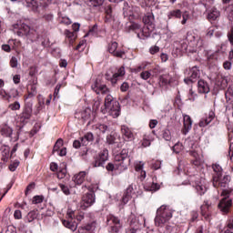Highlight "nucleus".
Segmentation results:
<instances>
[{
    "label": "nucleus",
    "mask_w": 233,
    "mask_h": 233,
    "mask_svg": "<svg viewBox=\"0 0 233 233\" xmlns=\"http://www.w3.org/2000/svg\"><path fill=\"white\" fill-rule=\"evenodd\" d=\"M130 166V157H128V149H122L119 154L115 156V164L109 163L106 166V170L113 172L118 170V172H125Z\"/></svg>",
    "instance_id": "nucleus-1"
},
{
    "label": "nucleus",
    "mask_w": 233,
    "mask_h": 233,
    "mask_svg": "<svg viewBox=\"0 0 233 233\" xmlns=\"http://www.w3.org/2000/svg\"><path fill=\"white\" fill-rule=\"evenodd\" d=\"M187 41L188 42V46L185 42L180 44V47L178 48L180 52H189L194 54V52H198V48H201V46H203V40L194 33L187 34Z\"/></svg>",
    "instance_id": "nucleus-2"
},
{
    "label": "nucleus",
    "mask_w": 233,
    "mask_h": 233,
    "mask_svg": "<svg viewBox=\"0 0 233 233\" xmlns=\"http://www.w3.org/2000/svg\"><path fill=\"white\" fill-rule=\"evenodd\" d=\"M102 114H106L108 112L111 117H119L121 114V106H119V102L114 99V96L111 95H107L105 98L104 108L101 107Z\"/></svg>",
    "instance_id": "nucleus-3"
},
{
    "label": "nucleus",
    "mask_w": 233,
    "mask_h": 233,
    "mask_svg": "<svg viewBox=\"0 0 233 233\" xmlns=\"http://www.w3.org/2000/svg\"><path fill=\"white\" fill-rule=\"evenodd\" d=\"M173 211L168 206L162 205L157 209L155 226L163 228L172 219Z\"/></svg>",
    "instance_id": "nucleus-4"
},
{
    "label": "nucleus",
    "mask_w": 233,
    "mask_h": 233,
    "mask_svg": "<svg viewBox=\"0 0 233 233\" xmlns=\"http://www.w3.org/2000/svg\"><path fill=\"white\" fill-rule=\"evenodd\" d=\"M16 34L20 37L25 35V37L29 39L31 43H34V41H37V39H39V35L37 34V31H35V29L34 28H30L26 24H22L18 27V31L16 32Z\"/></svg>",
    "instance_id": "nucleus-5"
},
{
    "label": "nucleus",
    "mask_w": 233,
    "mask_h": 233,
    "mask_svg": "<svg viewBox=\"0 0 233 233\" xmlns=\"http://www.w3.org/2000/svg\"><path fill=\"white\" fill-rule=\"evenodd\" d=\"M73 147L81 148L79 156L85 159L86 154H88V133H86L78 140H74Z\"/></svg>",
    "instance_id": "nucleus-6"
},
{
    "label": "nucleus",
    "mask_w": 233,
    "mask_h": 233,
    "mask_svg": "<svg viewBox=\"0 0 233 233\" xmlns=\"http://www.w3.org/2000/svg\"><path fill=\"white\" fill-rule=\"evenodd\" d=\"M34 106H32L31 102H25L23 106L22 112L19 114V121L22 125H26L30 119H32V114L34 112Z\"/></svg>",
    "instance_id": "nucleus-7"
},
{
    "label": "nucleus",
    "mask_w": 233,
    "mask_h": 233,
    "mask_svg": "<svg viewBox=\"0 0 233 233\" xmlns=\"http://www.w3.org/2000/svg\"><path fill=\"white\" fill-rule=\"evenodd\" d=\"M222 198L218 204V208L221 212H228L230 207H232V199H230L228 191L223 189L221 192Z\"/></svg>",
    "instance_id": "nucleus-8"
},
{
    "label": "nucleus",
    "mask_w": 233,
    "mask_h": 233,
    "mask_svg": "<svg viewBox=\"0 0 233 233\" xmlns=\"http://www.w3.org/2000/svg\"><path fill=\"white\" fill-rule=\"evenodd\" d=\"M230 183V177L228 175H219L218 177H213V187H221V188H227Z\"/></svg>",
    "instance_id": "nucleus-9"
},
{
    "label": "nucleus",
    "mask_w": 233,
    "mask_h": 233,
    "mask_svg": "<svg viewBox=\"0 0 233 233\" xmlns=\"http://www.w3.org/2000/svg\"><path fill=\"white\" fill-rule=\"evenodd\" d=\"M187 145H188V147H186L187 152H189L190 156L195 157V165H199V147H198V145L194 144V141L188 140L186 142Z\"/></svg>",
    "instance_id": "nucleus-10"
},
{
    "label": "nucleus",
    "mask_w": 233,
    "mask_h": 233,
    "mask_svg": "<svg viewBox=\"0 0 233 233\" xmlns=\"http://www.w3.org/2000/svg\"><path fill=\"white\" fill-rule=\"evenodd\" d=\"M176 83V76L170 74H164L159 77L160 86H167V85H174Z\"/></svg>",
    "instance_id": "nucleus-11"
},
{
    "label": "nucleus",
    "mask_w": 233,
    "mask_h": 233,
    "mask_svg": "<svg viewBox=\"0 0 233 233\" xmlns=\"http://www.w3.org/2000/svg\"><path fill=\"white\" fill-rule=\"evenodd\" d=\"M95 159L94 167H103L105 161L108 160V150H102Z\"/></svg>",
    "instance_id": "nucleus-12"
},
{
    "label": "nucleus",
    "mask_w": 233,
    "mask_h": 233,
    "mask_svg": "<svg viewBox=\"0 0 233 233\" xmlns=\"http://www.w3.org/2000/svg\"><path fill=\"white\" fill-rule=\"evenodd\" d=\"M130 227L131 228H135V230H139V228L143 223H145V218L143 216L137 218L135 215H131L130 218Z\"/></svg>",
    "instance_id": "nucleus-13"
},
{
    "label": "nucleus",
    "mask_w": 233,
    "mask_h": 233,
    "mask_svg": "<svg viewBox=\"0 0 233 233\" xmlns=\"http://www.w3.org/2000/svg\"><path fill=\"white\" fill-rule=\"evenodd\" d=\"M214 117H216V114L214 113V111H209L199 121V127H205L210 125V123H212V121L214 120Z\"/></svg>",
    "instance_id": "nucleus-14"
},
{
    "label": "nucleus",
    "mask_w": 233,
    "mask_h": 233,
    "mask_svg": "<svg viewBox=\"0 0 233 233\" xmlns=\"http://www.w3.org/2000/svg\"><path fill=\"white\" fill-rule=\"evenodd\" d=\"M91 88L94 92H96V94L105 95L110 92V89L106 87V85L100 84L98 81H96Z\"/></svg>",
    "instance_id": "nucleus-15"
},
{
    "label": "nucleus",
    "mask_w": 233,
    "mask_h": 233,
    "mask_svg": "<svg viewBox=\"0 0 233 233\" xmlns=\"http://www.w3.org/2000/svg\"><path fill=\"white\" fill-rule=\"evenodd\" d=\"M195 188L200 196H203L207 192V181L205 178H200L195 181Z\"/></svg>",
    "instance_id": "nucleus-16"
},
{
    "label": "nucleus",
    "mask_w": 233,
    "mask_h": 233,
    "mask_svg": "<svg viewBox=\"0 0 233 233\" xmlns=\"http://www.w3.org/2000/svg\"><path fill=\"white\" fill-rule=\"evenodd\" d=\"M1 151V161H4V163H8V160L10 157H12V154L10 155V147L7 145H2L0 147Z\"/></svg>",
    "instance_id": "nucleus-17"
},
{
    "label": "nucleus",
    "mask_w": 233,
    "mask_h": 233,
    "mask_svg": "<svg viewBox=\"0 0 233 233\" xmlns=\"http://www.w3.org/2000/svg\"><path fill=\"white\" fill-rule=\"evenodd\" d=\"M183 119H184V127L181 132L184 136H187V134H188V132L192 130V118H190V116L188 115H184Z\"/></svg>",
    "instance_id": "nucleus-18"
},
{
    "label": "nucleus",
    "mask_w": 233,
    "mask_h": 233,
    "mask_svg": "<svg viewBox=\"0 0 233 233\" xmlns=\"http://www.w3.org/2000/svg\"><path fill=\"white\" fill-rule=\"evenodd\" d=\"M17 96H19V91H17L15 88L11 89L8 93H6L5 90L0 91V97L5 99L6 101H9V99H12V97H17Z\"/></svg>",
    "instance_id": "nucleus-19"
},
{
    "label": "nucleus",
    "mask_w": 233,
    "mask_h": 233,
    "mask_svg": "<svg viewBox=\"0 0 233 233\" xmlns=\"http://www.w3.org/2000/svg\"><path fill=\"white\" fill-rule=\"evenodd\" d=\"M121 134L124 141H134V133L132 130H130V128H128V127L122 126Z\"/></svg>",
    "instance_id": "nucleus-20"
},
{
    "label": "nucleus",
    "mask_w": 233,
    "mask_h": 233,
    "mask_svg": "<svg viewBox=\"0 0 233 233\" xmlns=\"http://www.w3.org/2000/svg\"><path fill=\"white\" fill-rule=\"evenodd\" d=\"M198 90L199 94H208L210 92V86L203 79L198 80Z\"/></svg>",
    "instance_id": "nucleus-21"
},
{
    "label": "nucleus",
    "mask_w": 233,
    "mask_h": 233,
    "mask_svg": "<svg viewBox=\"0 0 233 233\" xmlns=\"http://www.w3.org/2000/svg\"><path fill=\"white\" fill-rule=\"evenodd\" d=\"M109 54H113L116 57H123L125 56V52L117 51V43L112 42L108 46Z\"/></svg>",
    "instance_id": "nucleus-22"
},
{
    "label": "nucleus",
    "mask_w": 233,
    "mask_h": 233,
    "mask_svg": "<svg viewBox=\"0 0 233 233\" xmlns=\"http://www.w3.org/2000/svg\"><path fill=\"white\" fill-rule=\"evenodd\" d=\"M0 134L4 137H11L12 138V134H14V129L10 127V126L6 124H3L0 126Z\"/></svg>",
    "instance_id": "nucleus-23"
},
{
    "label": "nucleus",
    "mask_w": 233,
    "mask_h": 233,
    "mask_svg": "<svg viewBox=\"0 0 233 233\" xmlns=\"http://www.w3.org/2000/svg\"><path fill=\"white\" fill-rule=\"evenodd\" d=\"M144 167H145V163L141 161L137 162L135 164V169L137 172H138L141 181H143V179L147 177V171L143 170Z\"/></svg>",
    "instance_id": "nucleus-24"
},
{
    "label": "nucleus",
    "mask_w": 233,
    "mask_h": 233,
    "mask_svg": "<svg viewBox=\"0 0 233 233\" xmlns=\"http://www.w3.org/2000/svg\"><path fill=\"white\" fill-rule=\"evenodd\" d=\"M220 15H221V12H219L218 8L212 7L208 13V21H216V19H218Z\"/></svg>",
    "instance_id": "nucleus-25"
},
{
    "label": "nucleus",
    "mask_w": 233,
    "mask_h": 233,
    "mask_svg": "<svg viewBox=\"0 0 233 233\" xmlns=\"http://www.w3.org/2000/svg\"><path fill=\"white\" fill-rule=\"evenodd\" d=\"M64 34H65L66 39H68L69 45L71 46H73L74 43L76 42V39H77V33L72 32V31H70L68 29H66Z\"/></svg>",
    "instance_id": "nucleus-26"
},
{
    "label": "nucleus",
    "mask_w": 233,
    "mask_h": 233,
    "mask_svg": "<svg viewBox=\"0 0 233 233\" xmlns=\"http://www.w3.org/2000/svg\"><path fill=\"white\" fill-rule=\"evenodd\" d=\"M85 179H86V173L85 171H81L73 177V181L76 185H83Z\"/></svg>",
    "instance_id": "nucleus-27"
},
{
    "label": "nucleus",
    "mask_w": 233,
    "mask_h": 233,
    "mask_svg": "<svg viewBox=\"0 0 233 233\" xmlns=\"http://www.w3.org/2000/svg\"><path fill=\"white\" fill-rule=\"evenodd\" d=\"M62 224L66 228H69L72 232H76L77 230V222L72 220H62Z\"/></svg>",
    "instance_id": "nucleus-28"
},
{
    "label": "nucleus",
    "mask_w": 233,
    "mask_h": 233,
    "mask_svg": "<svg viewBox=\"0 0 233 233\" xmlns=\"http://www.w3.org/2000/svg\"><path fill=\"white\" fill-rule=\"evenodd\" d=\"M94 128L97 136H101V134H105V132L108 130V126L104 124H97L96 126L94 127Z\"/></svg>",
    "instance_id": "nucleus-29"
},
{
    "label": "nucleus",
    "mask_w": 233,
    "mask_h": 233,
    "mask_svg": "<svg viewBox=\"0 0 233 233\" xmlns=\"http://www.w3.org/2000/svg\"><path fill=\"white\" fill-rule=\"evenodd\" d=\"M137 186L135 184H131L127 188L126 194L131 196V198H134V196H137Z\"/></svg>",
    "instance_id": "nucleus-30"
},
{
    "label": "nucleus",
    "mask_w": 233,
    "mask_h": 233,
    "mask_svg": "<svg viewBox=\"0 0 233 233\" xmlns=\"http://www.w3.org/2000/svg\"><path fill=\"white\" fill-rule=\"evenodd\" d=\"M199 68L198 66H193L188 73V76L191 77L194 81L199 77Z\"/></svg>",
    "instance_id": "nucleus-31"
},
{
    "label": "nucleus",
    "mask_w": 233,
    "mask_h": 233,
    "mask_svg": "<svg viewBox=\"0 0 233 233\" xmlns=\"http://www.w3.org/2000/svg\"><path fill=\"white\" fill-rule=\"evenodd\" d=\"M81 210H86L88 208V193H85L80 201Z\"/></svg>",
    "instance_id": "nucleus-32"
},
{
    "label": "nucleus",
    "mask_w": 233,
    "mask_h": 233,
    "mask_svg": "<svg viewBox=\"0 0 233 233\" xmlns=\"http://www.w3.org/2000/svg\"><path fill=\"white\" fill-rule=\"evenodd\" d=\"M143 23L145 25H149V26H152V25H154V15L152 13H147L143 17Z\"/></svg>",
    "instance_id": "nucleus-33"
},
{
    "label": "nucleus",
    "mask_w": 233,
    "mask_h": 233,
    "mask_svg": "<svg viewBox=\"0 0 233 233\" xmlns=\"http://www.w3.org/2000/svg\"><path fill=\"white\" fill-rule=\"evenodd\" d=\"M167 17L168 19H173V17H176V19H181V10L176 9V10L170 11L167 14Z\"/></svg>",
    "instance_id": "nucleus-34"
},
{
    "label": "nucleus",
    "mask_w": 233,
    "mask_h": 233,
    "mask_svg": "<svg viewBox=\"0 0 233 233\" xmlns=\"http://www.w3.org/2000/svg\"><path fill=\"white\" fill-rule=\"evenodd\" d=\"M116 76L112 71H107L106 73V79L107 81H110L112 85H116L117 83V79L116 78Z\"/></svg>",
    "instance_id": "nucleus-35"
},
{
    "label": "nucleus",
    "mask_w": 233,
    "mask_h": 233,
    "mask_svg": "<svg viewBox=\"0 0 233 233\" xmlns=\"http://www.w3.org/2000/svg\"><path fill=\"white\" fill-rule=\"evenodd\" d=\"M146 190H148L150 192H156V190H159L161 188V186L157 183L153 182L151 185L147 184L145 186Z\"/></svg>",
    "instance_id": "nucleus-36"
},
{
    "label": "nucleus",
    "mask_w": 233,
    "mask_h": 233,
    "mask_svg": "<svg viewBox=\"0 0 233 233\" xmlns=\"http://www.w3.org/2000/svg\"><path fill=\"white\" fill-rule=\"evenodd\" d=\"M63 145H64L63 138H58L55 143L52 154H56V152H58L59 150H61V147H63Z\"/></svg>",
    "instance_id": "nucleus-37"
},
{
    "label": "nucleus",
    "mask_w": 233,
    "mask_h": 233,
    "mask_svg": "<svg viewBox=\"0 0 233 233\" xmlns=\"http://www.w3.org/2000/svg\"><path fill=\"white\" fill-rule=\"evenodd\" d=\"M27 6L32 9L33 12H37V8H39V4L35 0H27Z\"/></svg>",
    "instance_id": "nucleus-38"
},
{
    "label": "nucleus",
    "mask_w": 233,
    "mask_h": 233,
    "mask_svg": "<svg viewBox=\"0 0 233 233\" xmlns=\"http://www.w3.org/2000/svg\"><path fill=\"white\" fill-rule=\"evenodd\" d=\"M140 145L143 148L150 147V135H144L143 139L140 141Z\"/></svg>",
    "instance_id": "nucleus-39"
},
{
    "label": "nucleus",
    "mask_w": 233,
    "mask_h": 233,
    "mask_svg": "<svg viewBox=\"0 0 233 233\" xmlns=\"http://www.w3.org/2000/svg\"><path fill=\"white\" fill-rule=\"evenodd\" d=\"M184 148L185 147L183 146V144L181 142H177L174 145L172 150L173 152H175V154H179L180 152H183Z\"/></svg>",
    "instance_id": "nucleus-40"
},
{
    "label": "nucleus",
    "mask_w": 233,
    "mask_h": 233,
    "mask_svg": "<svg viewBox=\"0 0 233 233\" xmlns=\"http://www.w3.org/2000/svg\"><path fill=\"white\" fill-rule=\"evenodd\" d=\"M9 110L15 112L16 110H21V103L19 101H15L8 105Z\"/></svg>",
    "instance_id": "nucleus-41"
},
{
    "label": "nucleus",
    "mask_w": 233,
    "mask_h": 233,
    "mask_svg": "<svg viewBox=\"0 0 233 233\" xmlns=\"http://www.w3.org/2000/svg\"><path fill=\"white\" fill-rule=\"evenodd\" d=\"M45 201V196L43 195H36L33 197L32 204L33 205H39Z\"/></svg>",
    "instance_id": "nucleus-42"
},
{
    "label": "nucleus",
    "mask_w": 233,
    "mask_h": 233,
    "mask_svg": "<svg viewBox=\"0 0 233 233\" xmlns=\"http://www.w3.org/2000/svg\"><path fill=\"white\" fill-rule=\"evenodd\" d=\"M212 168L216 173V176H214V177H218L223 174V168L221 167V166H219V164H214Z\"/></svg>",
    "instance_id": "nucleus-43"
},
{
    "label": "nucleus",
    "mask_w": 233,
    "mask_h": 233,
    "mask_svg": "<svg viewBox=\"0 0 233 233\" xmlns=\"http://www.w3.org/2000/svg\"><path fill=\"white\" fill-rule=\"evenodd\" d=\"M162 137L165 139V141H171L172 140V133L169 131V129H164L162 131Z\"/></svg>",
    "instance_id": "nucleus-44"
},
{
    "label": "nucleus",
    "mask_w": 233,
    "mask_h": 233,
    "mask_svg": "<svg viewBox=\"0 0 233 233\" xmlns=\"http://www.w3.org/2000/svg\"><path fill=\"white\" fill-rule=\"evenodd\" d=\"M39 215V213L37 212V210H32L27 214V219L29 221V223H32V221H34V219H37V216Z\"/></svg>",
    "instance_id": "nucleus-45"
},
{
    "label": "nucleus",
    "mask_w": 233,
    "mask_h": 233,
    "mask_svg": "<svg viewBox=\"0 0 233 233\" xmlns=\"http://www.w3.org/2000/svg\"><path fill=\"white\" fill-rule=\"evenodd\" d=\"M94 190H96V187L92 188V192L88 195L89 207L96 203V193H94Z\"/></svg>",
    "instance_id": "nucleus-46"
},
{
    "label": "nucleus",
    "mask_w": 233,
    "mask_h": 233,
    "mask_svg": "<svg viewBox=\"0 0 233 233\" xmlns=\"http://www.w3.org/2000/svg\"><path fill=\"white\" fill-rule=\"evenodd\" d=\"M34 97V94L33 93H28L26 95L24 96V105H25L26 103H31L32 106H34V100L30 99Z\"/></svg>",
    "instance_id": "nucleus-47"
},
{
    "label": "nucleus",
    "mask_w": 233,
    "mask_h": 233,
    "mask_svg": "<svg viewBox=\"0 0 233 233\" xmlns=\"http://www.w3.org/2000/svg\"><path fill=\"white\" fill-rule=\"evenodd\" d=\"M226 99L227 101H233V87L229 86L226 91Z\"/></svg>",
    "instance_id": "nucleus-48"
},
{
    "label": "nucleus",
    "mask_w": 233,
    "mask_h": 233,
    "mask_svg": "<svg viewBox=\"0 0 233 233\" xmlns=\"http://www.w3.org/2000/svg\"><path fill=\"white\" fill-rule=\"evenodd\" d=\"M197 98H198V95L196 94V92H194V90L192 89H189V92L187 94L188 101L194 102L196 101Z\"/></svg>",
    "instance_id": "nucleus-49"
},
{
    "label": "nucleus",
    "mask_w": 233,
    "mask_h": 233,
    "mask_svg": "<svg viewBox=\"0 0 233 233\" xmlns=\"http://www.w3.org/2000/svg\"><path fill=\"white\" fill-rule=\"evenodd\" d=\"M56 176L58 179H65L66 177V167L59 169Z\"/></svg>",
    "instance_id": "nucleus-50"
},
{
    "label": "nucleus",
    "mask_w": 233,
    "mask_h": 233,
    "mask_svg": "<svg viewBox=\"0 0 233 233\" xmlns=\"http://www.w3.org/2000/svg\"><path fill=\"white\" fill-rule=\"evenodd\" d=\"M116 137H117V134L115 133L113 135H108L106 137V142L109 144V145H114V143H116Z\"/></svg>",
    "instance_id": "nucleus-51"
},
{
    "label": "nucleus",
    "mask_w": 233,
    "mask_h": 233,
    "mask_svg": "<svg viewBox=\"0 0 233 233\" xmlns=\"http://www.w3.org/2000/svg\"><path fill=\"white\" fill-rule=\"evenodd\" d=\"M147 62L142 63L140 66L135 67L132 69V72H134L135 74H137L138 72H141V70H145V68H147Z\"/></svg>",
    "instance_id": "nucleus-52"
},
{
    "label": "nucleus",
    "mask_w": 233,
    "mask_h": 233,
    "mask_svg": "<svg viewBox=\"0 0 233 233\" xmlns=\"http://www.w3.org/2000/svg\"><path fill=\"white\" fill-rule=\"evenodd\" d=\"M19 164H20L19 160H15L9 165V170L11 172H15V170H17V167H19Z\"/></svg>",
    "instance_id": "nucleus-53"
},
{
    "label": "nucleus",
    "mask_w": 233,
    "mask_h": 233,
    "mask_svg": "<svg viewBox=\"0 0 233 233\" xmlns=\"http://www.w3.org/2000/svg\"><path fill=\"white\" fill-rule=\"evenodd\" d=\"M58 187H60L62 192L66 195V196H70V188H68V186L65 185V184H59Z\"/></svg>",
    "instance_id": "nucleus-54"
},
{
    "label": "nucleus",
    "mask_w": 233,
    "mask_h": 233,
    "mask_svg": "<svg viewBox=\"0 0 233 233\" xmlns=\"http://www.w3.org/2000/svg\"><path fill=\"white\" fill-rule=\"evenodd\" d=\"M224 233H233V219L228 222V225L224 230Z\"/></svg>",
    "instance_id": "nucleus-55"
},
{
    "label": "nucleus",
    "mask_w": 233,
    "mask_h": 233,
    "mask_svg": "<svg viewBox=\"0 0 233 233\" xmlns=\"http://www.w3.org/2000/svg\"><path fill=\"white\" fill-rule=\"evenodd\" d=\"M188 19H190V14L188 13V11H186L182 14L181 25H187V21Z\"/></svg>",
    "instance_id": "nucleus-56"
},
{
    "label": "nucleus",
    "mask_w": 233,
    "mask_h": 233,
    "mask_svg": "<svg viewBox=\"0 0 233 233\" xmlns=\"http://www.w3.org/2000/svg\"><path fill=\"white\" fill-rule=\"evenodd\" d=\"M34 188H35V182H32L26 187L25 191V196H28L29 192H32Z\"/></svg>",
    "instance_id": "nucleus-57"
},
{
    "label": "nucleus",
    "mask_w": 233,
    "mask_h": 233,
    "mask_svg": "<svg viewBox=\"0 0 233 233\" xmlns=\"http://www.w3.org/2000/svg\"><path fill=\"white\" fill-rule=\"evenodd\" d=\"M150 76H152V73L150 71H144L140 74L141 79H144V81H147V79H150Z\"/></svg>",
    "instance_id": "nucleus-58"
},
{
    "label": "nucleus",
    "mask_w": 233,
    "mask_h": 233,
    "mask_svg": "<svg viewBox=\"0 0 233 233\" xmlns=\"http://www.w3.org/2000/svg\"><path fill=\"white\" fill-rule=\"evenodd\" d=\"M125 67L121 66L116 73H115L116 79L117 80V77H123L125 76Z\"/></svg>",
    "instance_id": "nucleus-59"
},
{
    "label": "nucleus",
    "mask_w": 233,
    "mask_h": 233,
    "mask_svg": "<svg viewBox=\"0 0 233 233\" xmlns=\"http://www.w3.org/2000/svg\"><path fill=\"white\" fill-rule=\"evenodd\" d=\"M91 6H101L105 3V0H89Z\"/></svg>",
    "instance_id": "nucleus-60"
},
{
    "label": "nucleus",
    "mask_w": 233,
    "mask_h": 233,
    "mask_svg": "<svg viewBox=\"0 0 233 233\" xmlns=\"http://www.w3.org/2000/svg\"><path fill=\"white\" fill-rule=\"evenodd\" d=\"M229 154L230 155V167H231V170L233 171V143L230 144L229 146Z\"/></svg>",
    "instance_id": "nucleus-61"
},
{
    "label": "nucleus",
    "mask_w": 233,
    "mask_h": 233,
    "mask_svg": "<svg viewBox=\"0 0 233 233\" xmlns=\"http://www.w3.org/2000/svg\"><path fill=\"white\" fill-rule=\"evenodd\" d=\"M214 32H216V27L211 26L208 29L206 36L207 37H212V35H214Z\"/></svg>",
    "instance_id": "nucleus-62"
},
{
    "label": "nucleus",
    "mask_w": 233,
    "mask_h": 233,
    "mask_svg": "<svg viewBox=\"0 0 233 233\" xmlns=\"http://www.w3.org/2000/svg\"><path fill=\"white\" fill-rule=\"evenodd\" d=\"M131 198H132V196L126 193V195L122 198V205H127V203H128V201H130Z\"/></svg>",
    "instance_id": "nucleus-63"
},
{
    "label": "nucleus",
    "mask_w": 233,
    "mask_h": 233,
    "mask_svg": "<svg viewBox=\"0 0 233 233\" xmlns=\"http://www.w3.org/2000/svg\"><path fill=\"white\" fill-rule=\"evenodd\" d=\"M228 17L229 19H233V5H230L228 7Z\"/></svg>",
    "instance_id": "nucleus-64"
}]
</instances>
